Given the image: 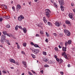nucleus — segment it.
I'll use <instances>...</instances> for the list:
<instances>
[{
	"mask_svg": "<svg viewBox=\"0 0 75 75\" xmlns=\"http://www.w3.org/2000/svg\"><path fill=\"white\" fill-rule=\"evenodd\" d=\"M54 57L55 58H57V55H54Z\"/></svg>",
	"mask_w": 75,
	"mask_h": 75,
	"instance_id": "obj_58",
	"label": "nucleus"
},
{
	"mask_svg": "<svg viewBox=\"0 0 75 75\" xmlns=\"http://www.w3.org/2000/svg\"><path fill=\"white\" fill-rule=\"evenodd\" d=\"M3 20V18H0V21L1 22V21H2V20Z\"/></svg>",
	"mask_w": 75,
	"mask_h": 75,
	"instance_id": "obj_45",
	"label": "nucleus"
},
{
	"mask_svg": "<svg viewBox=\"0 0 75 75\" xmlns=\"http://www.w3.org/2000/svg\"><path fill=\"white\" fill-rule=\"evenodd\" d=\"M11 69H14V67H11Z\"/></svg>",
	"mask_w": 75,
	"mask_h": 75,
	"instance_id": "obj_59",
	"label": "nucleus"
},
{
	"mask_svg": "<svg viewBox=\"0 0 75 75\" xmlns=\"http://www.w3.org/2000/svg\"><path fill=\"white\" fill-rule=\"evenodd\" d=\"M45 41L46 42H48V40L47 39H46Z\"/></svg>",
	"mask_w": 75,
	"mask_h": 75,
	"instance_id": "obj_48",
	"label": "nucleus"
},
{
	"mask_svg": "<svg viewBox=\"0 0 75 75\" xmlns=\"http://www.w3.org/2000/svg\"><path fill=\"white\" fill-rule=\"evenodd\" d=\"M73 11H74V13H75V9H73Z\"/></svg>",
	"mask_w": 75,
	"mask_h": 75,
	"instance_id": "obj_63",
	"label": "nucleus"
},
{
	"mask_svg": "<svg viewBox=\"0 0 75 75\" xmlns=\"http://www.w3.org/2000/svg\"><path fill=\"white\" fill-rule=\"evenodd\" d=\"M0 75H1V71L0 70Z\"/></svg>",
	"mask_w": 75,
	"mask_h": 75,
	"instance_id": "obj_61",
	"label": "nucleus"
},
{
	"mask_svg": "<svg viewBox=\"0 0 75 75\" xmlns=\"http://www.w3.org/2000/svg\"><path fill=\"white\" fill-rule=\"evenodd\" d=\"M4 18H6V19H8L10 18V17L8 16H5L4 17Z\"/></svg>",
	"mask_w": 75,
	"mask_h": 75,
	"instance_id": "obj_17",
	"label": "nucleus"
},
{
	"mask_svg": "<svg viewBox=\"0 0 75 75\" xmlns=\"http://www.w3.org/2000/svg\"><path fill=\"white\" fill-rule=\"evenodd\" d=\"M40 33L41 34H43V33H42V31H40Z\"/></svg>",
	"mask_w": 75,
	"mask_h": 75,
	"instance_id": "obj_53",
	"label": "nucleus"
},
{
	"mask_svg": "<svg viewBox=\"0 0 75 75\" xmlns=\"http://www.w3.org/2000/svg\"><path fill=\"white\" fill-rule=\"evenodd\" d=\"M68 67H70V64H68Z\"/></svg>",
	"mask_w": 75,
	"mask_h": 75,
	"instance_id": "obj_60",
	"label": "nucleus"
},
{
	"mask_svg": "<svg viewBox=\"0 0 75 75\" xmlns=\"http://www.w3.org/2000/svg\"><path fill=\"white\" fill-rule=\"evenodd\" d=\"M2 72H3V73H4V74H6L7 73V72L4 71H3Z\"/></svg>",
	"mask_w": 75,
	"mask_h": 75,
	"instance_id": "obj_42",
	"label": "nucleus"
},
{
	"mask_svg": "<svg viewBox=\"0 0 75 75\" xmlns=\"http://www.w3.org/2000/svg\"><path fill=\"white\" fill-rule=\"evenodd\" d=\"M17 48L18 49H20V45H17Z\"/></svg>",
	"mask_w": 75,
	"mask_h": 75,
	"instance_id": "obj_37",
	"label": "nucleus"
},
{
	"mask_svg": "<svg viewBox=\"0 0 75 75\" xmlns=\"http://www.w3.org/2000/svg\"><path fill=\"white\" fill-rule=\"evenodd\" d=\"M59 48H62V47H61V46L60 45H59Z\"/></svg>",
	"mask_w": 75,
	"mask_h": 75,
	"instance_id": "obj_50",
	"label": "nucleus"
},
{
	"mask_svg": "<svg viewBox=\"0 0 75 75\" xmlns=\"http://www.w3.org/2000/svg\"><path fill=\"white\" fill-rule=\"evenodd\" d=\"M2 6H4L5 9H7V6L5 5H2Z\"/></svg>",
	"mask_w": 75,
	"mask_h": 75,
	"instance_id": "obj_22",
	"label": "nucleus"
},
{
	"mask_svg": "<svg viewBox=\"0 0 75 75\" xmlns=\"http://www.w3.org/2000/svg\"><path fill=\"white\" fill-rule=\"evenodd\" d=\"M21 8V6L20 5H17L16 6V8L17 9H20Z\"/></svg>",
	"mask_w": 75,
	"mask_h": 75,
	"instance_id": "obj_12",
	"label": "nucleus"
},
{
	"mask_svg": "<svg viewBox=\"0 0 75 75\" xmlns=\"http://www.w3.org/2000/svg\"><path fill=\"white\" fill-rule=\"evenodd\" d=\"M16 64L17 65H19V62H16Z\"/></svg>",
	"mask_w": 75,
	"mask_h": 75,
	"instance_id": "obj_34",
	"label": "nucleus"
},
{
	"mask_svg": "<svg viewBox=\"0 0 75 75\" xmlns=\"http://www.w3.org/2000/svg\"><path fill=\"white\" fill-rule=\"evenodd\" d=\"M31 55L32 56L33 58H35V56L34 55L31 54Z\"/></svg>",
	"mask_w": 75,
	"mask_h": 75,
	"instance_id": "obj_28",
	"label": "nucleus"
},
{
	"mask_svg": "<svg viewBox=\"0 0 75 75\" xmlns=\"http://www.w3.org/2000/svg\"><path fill=\"white\" fill-rule=\"evenodd\" d=\"M60 44L61 45H63V43L62 42H60Z\"/></svg>",
	"mask_w": 75,
	"mask_h": 75,
	"instance_id": "obj_57",
	"label": "nucleus"
},
{
	"mask_svg": "<svg viewBox=\"0 0 75 75\" xmlns=\"http://www.w3.org/2000/svg\"><path fill=\"white\" fill-rule=\"evenodd\" d=\"M6 27L7 28H10V26L9 25H8L6 26Z\"/></svg>",
	"mask_w": 75,
	"mask_h": 75,
	"instance_id": "obj_26",
	"label": "nucleus"
},
{
	"mask_svg": "<svg viewBox=\"0 0 75 75\" xmlns=\"http://www.w3.org/2000/svg\"><path fill=\"white\" fill-rule=\"evenodd\" d=\"M9 60L11 62L14 63V64H16V61L14 59H10Z\"/></svg>",
	"mask_w": 75,
	"mask_h": 75,
	"instance_id": "obj_7",
	"label": "nucleus"
},
{
	"mask_svg": "<svg viewBox=\"0 0 75 75\" xmlns=\"http://www.w3.org/2000/svg\"><path fill=\"white\" fill-rule=\"evenodd\" d=\"M66 24H69V25H71V24H70V22H69V21H66Z\"/></svg>",
	"mask_w": 75,
	"mask_h": 75,
	"instance_id": "obj_14",
	"label": "nucleus"
},
{
	"mask_svg": "<svg viewBox=\"0 0 75 75\" xmlns=\"http://www.w3.org/2000/svg\"><path fill=\"white\" fill-rule=\"evenodd\" d=\"M45 67H49V66L47 64H45Z\"/></svg>",
	"mask_w": 75,
	"mask_h": 75,
	"instance_id": "obj_39",
	"label": "nucleus"
},
{
	"mask_svg": "<svg viewBox=\"0 0 75 75\" xmlns=\"http://www.w3.org/2000/svg\"><path fill=\"white\" fill-rule=\"evenodd\" d=\"M62 56H63V55H64V57L65 58H66V59H67L68 58V57H67V56L66 54V52H64L62 54Z\"/></svg>",
	"mask_w": 75,
	"mask_h": 75,
	"instance_id": "obj_6",
	"label": "nucleus"
},
{
	"mask_svg": "<svg viewBox=\"0 0 75 75\" xmlns=\"http://www.w3.org/2000/svg\"><path fill=\"white\" fill-rule=\"evenodd\" d=\"M47 24H48L49 26H51V25H52V24L51 22H48L47 23Z\"/></svg>",
	"mask_w": 75,
	"mask_h": 75,
	"instance_id": "obj_21",
	"label": "nucleus"
},
{
	"mask_svg": "<svg viewBox=\"0 0 75 75\" xmlns=\"http://www.w3.org/2000/svg\"><path fill=\"white\" fill-rule=\"evenodd\" d=\"M55 24L56 26H57V27H59V26L60 25V24H59V23L58 22H56L55 23Z\"/></svg>",
	"mask_w": 75,
	"mask_h": 75,
	"instance_id": "obj_11",
	"label": "nucleus"
},
{
	"mask_svg": "<svg viewBox=\"0 0 75 75\" xmlns=\"http://www.w3.org/2000/svg\"><path fill=\"white\" fill-rule=\"evenodd\" d=\"M12 10H13V11H15V7H14L13 6L12 7Z\"/></svg>",
	"mask_w": 75,
	"mask_h": 75,
	"instance_id": "obj_32",
	"label": "nucleus"
},
{
	"mask_svg": "<svg viewBox=\"0 0 75 75\" xmlns=\"http://www.w3.org/2000/svg\"><path fill=\"white\" fill-rule=\"evenodd\" d=\"M54 6H55V7H56V8H57V7H58V5H57V4L55 3H54Z\"/></svg>",
	"mask_w": 75,
	"mask_h": 75,
	"instance_id": "obj_25",
	"label": "nucleus"
},
{
	"mask_svg": "<svg viewBox=\"0 0 75 75\" xmlns=\"http://www.w3.org/2000/svg\"><path fill=\"white\" fill-rule=\"evenodd\" d=\"M18 20L19 21H22V18H21L19 17H18Z\"/></svg>",
	"mask_w": 75,
	"mask_h": 75,
	"instance_id": "obj_30",
	"label": "nucleus"
},
{
	"mask_svg": "<svg viewBox=\"0 0 75 75\" xmlns=\"http://www.w3.org/2000/svg\"><path fill=\"white\" fill-rule=\"evenodd\" d=\"M63 51H67V48L66 47H63Z\"/></svg>",
	"mask_w": 75,
	"mask_h": 75,
	"instance_id": "obj_15",
	"label": "nucleus"
},
{
	"mask_svg": "<svg viewBox=\"0 0 75 75\" xmlns=\"http://www.w3.org/2000/svg\"><path fill=\"white\" fill-rule=\"evenodd\" d=\"M69 16L70 18L72 19V20H74V17H74V15L73 14L71 13L69 14Z\"/></svg>",
	"mask_w": 75,
	"mask_h": 75,
	"instance_id": "obj_5",
	"label": "nucleus"
},
{
	"mask_svg": "<svg viewBox=\"0 0 75 75\" xmlns=\"http://www.w3.org/2000/svg\"><path fill=\"white\" fill-rule=\"evenodd\" d=\"M11 4H13V1H12L11 2Z\"/></svg>",
	"mask_w": 75,
	"mask_h": 75,
	"instance_id": "obj_62",
	"label": "nucleus"
},
{
	"mask_svg": "<svg viewBox=\"0 0 75 75\" xmlns=\"http://www.w3.org/2000/svg\"><path fill=\"white\" fill-rule=\"evenodd\" d=\"M1 42V43H2V44H3V42H4V41H3V40H0Z\"/></svg>",
	"mask_w": 75,
	"mask_h": 75,
	"instance_id": "obj_44",
	"label": "nucleus"
},
{
	"mask_svg": "<svg viewBox=\"0 0 75 75\" xmlns=\"http://www.w3.org/2000/svg\"><path fill=\"white\" fill-rule=\"evenodd\" d=\"M37 0H35V2H37Z\"/></svg>",
	"mask_w": 75,
	"mask_h": 75,
	"instance_id": "obj_64",
	"label": "nucleus"
},
{
	"mask_svg": "<svg viewBox=\"0 0 75 75\" xmlns=\"http://www.w3.org/2000/svg\"><path fill=\"white\" fill-rule=\"evenodd\" d=\"M28 73L29 74H30V75H33V74L32 73H31V72H30V71H29Z\"/></svg>",
	"mask_w": 75,
	"mask_h": 75,
	"instance_id": "obj_41",
	"label": "nucleus"
},
{
	"mask_svg": "<svg viewBox=\"0 0 75 75\" xmlns=\"http://www.w3.org/2000/svg\"><path fill=\"white\" fill-rule=\"evenodd\" d=\"M64 33H65L66 34L67 36H69V35H70L71 34V33H70V32H69V31L68 30L64 29Z\"/></svg>",
	"mask_w": 75,
	"mask_h": 75,
	"instance_id": "obj_3",
	"label": "nucleus"
},
{
	"mask_svg": "<svg viewBox=\"0 0 75 75\" xmlns=\"http://www.w3.org/2000/svg\"><path fill=\"white\" fill-rule=\"evenodd\" d=\"M63 61V60H62L61 59H59V62L61 64L62 63V62Z\"/></svg>",
	"mask_w": 75,
	"mask_h": 75,
	"instance_id": "obj_19",
	"label": "nucleus"
},
{
	"mask_svg": "<svg viewBox=\"0 0 75 75\" xmlns=\"http://www.w3.org/2000/svg\"><path fill=\"white\" fill-rule=\"evenodd\" d=\"M56 61H57V62H59V59L58 58H57L56 59Z\"/></svg>",
	"mask_w": 75,
	"mask_h": 75,
	"instance_id": "obj_38",
	"label": "nucleus"
},
{
	"mask_svg": "<svg viewBox=\"0 0 75 75\" xmlns=\"http://www.w3.org/2000/svg\"><path fill=\"white\" fill-rule=\"evenodd\" d=\"M43 55H47V53L46 52H43Z\"/></svg>",
	"mask_w": 75,
	"mask_h": 75,
	"instance_id": "obj_31",
	"label": "nucleus"
},
{
	"mask_svg": "<svg viewBox=\"0 0 75 75\" xmlns=\"http://www.w3.org/2000/svg\"><path fill=\"white\" fill-rule=\"evenodd\" d=\"M6 42L8 44V45H10V44L9 42V40H6Z\"/></svg>",
	"mask_w": 75,
	"mask_h": 75,
	"instance_id": "obj_18",
	"label": "nucleus"
},
{
	"mask_svg": "<svg viewBox=\"0 0 75 75\" xmlns=\"http://www.w3.org/2000/svg\"><path fill=\"white\" fill-rule=\"evenodd\" d=\"M36 37H39V35H38V34H36Z\"/></svg>",
	"mask_w": 75,
	"mask_h": 75,
	"instance_id": "obj_55",
	"label": "nucleus"
},
{
	"mask_svg": "<svg viewBox=\"0 0 75 75\" xmlns=\"http://www.w3.org/2000/svg\"><path fill=\"white\" fill-rule=\"evenodd\" d=\"M43 21L45 23H46L47 22V20L45 19V17H43Z\"/></svg>",
	"mask_w": 75,
	"mask_h": 75,
	"instance_id": "obj_10",
	"label": "nucleus"
},
{
	"mask_svg": "<svg viewBox=\"0 0 75 75\" xmlns=\"http://www.w3.org/2000/svg\"><path fill=\"white\" fill-rule=\"evenodd\" d=\"M40 72H41V73H42V74H43V72H44V71H43V70H42L40 71Z\"/></svg>",
	"mask_w": 75,
	"mask_h": 75,
	"instance_id": "obj_51",
	"label": "nucleus"
},
{
	"mask_svg": "<svg viewBox=\"0 0 75 75\" xmlns=\"http://www.w3.org/2000/svg\"><path fill=\"white\" fill-rule=\"evenodd\" d=\"M71 5L72 6H74V4L73 3H72L71 4Z\"/></svg>",
	"mask_w": 75,
	"mask_h": 75,
	"instance_id": "obj_52",
	"label": "nucleus"
},
{
	"mask_svg": "<svg viewBox=\"0 0 75 75\" xmlns=\"http://www.w3.org/2000/svg\"><path fill=\"white\" fill-rule=\"evenodd\" d=\"M34 45V47H38V48H41L37 44H35Z\"/></svg>",
	"mask_w": 75,
	"mask_h": 75,
	"instance_id": "obj_16",
	"label": "nucleus"
},
{
	"mask_svg": "<svg viewBox=\"0 0 75 75\" xmlns=\"http://www.w3.org/2000/svg\"><path fill=\"white\" fill-rule=\"evenodd\" d=\"M23 32L24 33H27V29H26V28H24L23 29Z\"/></svg>",
	"mask_w": 75,
	"mask_h": 75,
	"instance_id": "obj_9",
	"label": "nucleus"
},
{
	"mask_svg": "<svg viewBox=\"0 0 75 75\" xmlns=\"http://www.w3.org/2000/svg\"><path fill=\"white\" fill-rule=\"evenodd\" d=\"M68 42H65V46H67L68 45Z\"/></svg>",
	"mask_w": 75,
	"mask_h": 75,
	"instance_id": "obj_36",
	"label": "nucleus"
},
{
	"mask_svg": "<svg viewBox=\"0 0 75 75\" xmlns=\"http://www.w3.org/2000/svg\"><path fill=\"white\" fill-rule=\"evenodd\" d=\"M5 38H6V36H5L2 35L1 37V40H5Z\"/></svg>",
	"mask_w": 75,
	"mask_h": 75,
	"instance_id": "obj_13",
	"label": "nucleus"
},
{
	"mask_svg": "<svg viewBox=\"0 0 75 75\" xmlns=\"http://www.w3.org/2000/svg\"><path fill=\"white\" fill-rule=\"evenodd\" d=\"M45 11H46V16H47V17H50V13H49V12L50 13L51 12V11H50V9H46L45 10Z\"/></svg>",
	"mask_w": 75,
	"mask_h": 75,
	"instance_id": "obj_2",
	"label": "nucleus"
},
{
	"mask_svg": "<svg viewBox=\"0 0 75 75\" xmlns=\"http://www.w3.org/2000/svg\"><path fill=\"white\" fill-rule=\"evenodd\" d=\"M22 64H23L25 68H27V65H26V62H25V61L22 62Z\"/></svg>",
	"mask_w": 75,
	"mask_h": 75,
	"instance_id": "obj_8",
	"label": "nucleus"
},
{
	"mask_svg": "<svg viewBox=\"0 0 75 75\" xmlns=\"http://www.w3.org/2000/svg\"><path fill=\"white\" fill-rule=\"evenodd\" d=\"M71 40H68V43L69 45V44H71Z\"/></svg>",
	"mask_w": 75,
	"mask_h": 75,
	"instance_id": "obj_24",
	"label": "nucleus"
},
{
	"mask_svg": "<svg viewBox=\"0 0 75 75\" xmlns=\"http://www.w3.org/2000/svg\"><path fill=\"white\" fill-rule=\"evenodd\" d=\"M44 61H45V62H47L48 61V60L47 59H44Z\"/></svg>",
	"mask_w": 75,
	"mask_h": 75,
	"instance_id": "obj_43",
	"label": "nucleus"
},
{
	"mask_svg": "<svg viewBox=\"0 0 75 75\" xmlns=\"http://www.w3.org/2000/svg\"><path fill=\"white\" fill-rule=\"evenodd\" d=\"M60 74L61 75H63L64 74V72L62 71H60Z\"/></svg>",
	"mask_w": 75,
	"mask_h": 75,
	"instance_id": "obj_46",
	"label": "nucleus"
},
{
	"mask_svg": "<svg viewBox=\"0 0 75 75\" xmlns=\"http://www.w3.org/2000/svg\"><path fill=\"white\" fill-rule=\"evenodd\" d=\"M31 45H34V44L33 43V42H31L30 43Z\"/></svg>",
	"mask_w": 75,
	"mask_h": 75,
	"instance_id": "obj_49",
	"label": "nucleus"
},
{
	"mask_svg": "<svg viewBox=\"0 0 75 75\" xmlns=\"http://www.w3.org/2000/svg\"><path fill=\"white\" fill-rule=\"evenodd\" d=\"M54 50H55V51H58V48L57 47H55L54 48Z\"/></svg>",
	"mask_w": 75,
	"mask_h": 75,
	"instance_id": "obj_40",
	"label": "nucleus"
},
{
	"mask_svg": "<svg viewBox=\"0 0 75 75\" xmlns=\"http://www.w3.org/2000/svg\"><path fill=\"white\" fill-rule=\"evenodd\" d=\"M32 51L35 54H37L39 52L40 50L38 49H34V50H32Z\"/></svg>",
	"mask_w": 75,
	"mask_h": 75,
	"instance_id": "obj_4",
	"label": "nucleus"
},
{
	"mask_svg": "<svg viewBox=\"0 0 75 75\" xmlns=\"http://www.w3.org/2000/svg\"><path fill=\"white\" fill-rule=\"evenodd\" d=\"M3 33L4 35H6V34H7V32L6 31H4L3 32Z\"/></svg>",
	"mask_w": 75,
	"mask_h": 75,
	"instance_id": "obj_23",
	"label": "nucleus"
},
{
	"mask_svg": "<svg viewBox=\"0 0 75 75\" xmlns=\"http://www.w3.org/2000/svg\"><path fill=\"white\" fill-rule=\"evenodd\" d=\"M46 35L47 37H50V36H49V34L47 33V32H46Z\"/></svg>",
	"mask_w": 75,
	"mask_h": 75,
	"instance_id": "obj_27",
	"label": "nucleus"
},
{
	"mask_svg": "<svg viewBox=\"0 0 75 75\" xmlns=\"http://www.w3.org/2000/svg\"><path fill=\"white\" fill-rule=\"evenodd\" d=\"M53 35H54L55 36H56V35H57V34H56V33H54L53 34Z\"/></svg>",
	"mask_w": 75,
	"mask_h": 75,
	"instance_id": "obj_54",
	"label": "nucleus"
},
{
	"mask_svg": "<svg viewBox=\"0 0 75 75\" xmlns=\"http://www.w3.org/2000/svg\"><path fill=\"white\" fill-rule=\"evenodd\" d=\"M21 53L23 54H25V52H23V51H21Z\"/></svg>",
	"mask_w": 75,
	"mask_h": 75,
	"instance_id": "obj_47",
	"label": "nucleus"
},
{
	"mask_svg": "<svg viewBox=\"0 0 75 75\" xmlns=\"http://www.w3.org/2000/svg\"><path fill=\"white\" fill-rule=\"evenodd\" d=\"M15 30H18V25H16L15 28Z\"/></svg>",
	"mask_w": 75,
	"mask_h": 75,
	"instance_id": "obj_29",
	"label": "nucleus"
},
{
	"mask_svg": "<svg viewBox=\"0 0 75 75\" xmlns=\"http://www.w3.org/2000/svg\"><path fill=\"white\" fill-rule=\"evenodd\" d=\"M18 28H19L20 29H23V28H22V27H21V26H18Z\"/></svg>",
	"mask_w": 75,
	"mask_h": 75,
	"instance_id": "obj_35",
	"label": "nucleus"
},
{
	"mask_svg": "<svg viewBox=\"0 0 75 75\" xmlns=\"http://www.w3.org/2000/svg\"><path fill=\"white\" fill-rule=\"evenodd\" d=\"M21 18H22V19H24V16L23 15H20L19 16Z\"/></svg>",
	"mask_w": 75,
	"mask_h": 75,
	"instance_id": "obj_20",
	"label": "nucleus"
},
{
	"mask_svg": "<svg viewBox=\"0 0 75 75\" xmlns=\"http://www.w3.org/2000/svg\"><path fill=\"white\" fill-rule=\"evenodd\" d=\"M26 43H24L23 44V46H24V47H26Z\"/></svg>",
	"mask_w": 75,
	"mask_h": 75,
	"instance_id": "obj_33",
	"label": "nucleus"
},
{
	"mask_svg": "<svg viewBox=\"0 0 75 75\" xmlns=\"http://www.w3.org/2000/svg\"><path fill=\"white\" fill-rule=\"evenodd\" d=\"M32 72H33V74H35V72L33 70H32Z\"/></svg>",
	"mask_w": 75,
	"mask_h": 75,
	"instance_id": "obj_56",
	"label": "nucleus"
},
{
	"mask_svg": "<svg viewBox=\"0 0 75 75\" xmlns=\"http://www.w3.org/2000/svg\"><path fill=\"white\" fill-rule=\"evenodd\" d=\"M59 1L60 6H61L60 8L61 10L63 11L64 10V7L62 6H63L64 4V0H59Z\"/></svg>",
	"mask_w": 75,
	"mask_h": 75,
	"instance_id": "obj_1",
	"label": "nucleus"
}]
</instances>
